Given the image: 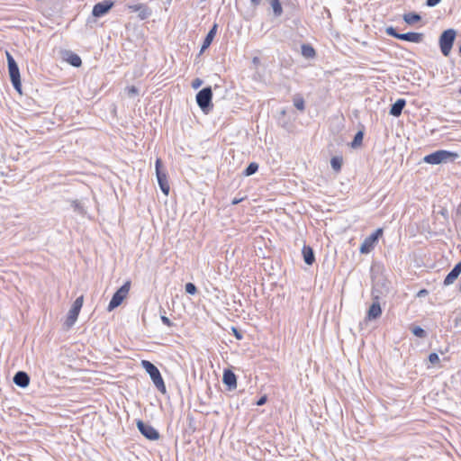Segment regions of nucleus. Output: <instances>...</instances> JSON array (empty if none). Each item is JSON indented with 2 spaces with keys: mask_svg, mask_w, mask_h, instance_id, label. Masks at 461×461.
I'll return each instance as SVG.
<instances>
[{
  "mask_svg": "<svg viewBox=\"0 0 461 461\" xmlns=\"http://www.w3.org/2000/svg\"><path fill=\"white\" fill-rule=\"evenodd\" d=\"M141 366L149 375V377L158 391L162 394H166L167 387L158 368L149 360H142Z\"/></svg>",
  "mask_w": 461,
  "mask_h": 461,
  "instance_id": "f257e3e1",
  "label": "nucleus"
},
{
  "mask_svg": "<svg viewBox=\"0 0 461 461\" xmlns=\"http://www.w3.org/2000/svg\"><path fill=\"white\" fill-rule=\"evenodd\" d=\"M458 158V154L449 150L439 149L426 155L423 158L424 162L431 165H438L441 163L453 162Z\"/></svg>",
  "mask_w": 461,
  "mask_h": 461,
  "instance_id": "f03ea898",
  "label": "nucleus"
},
{
  "mask_svg": "<svg viewBox=\"0 0 461 461\" xmlns=\"http://www.w3.org/2000/svg\"><path fill=\"white\" fill-rule=\"evenodd\" d=\"M6 59L8 66V73L10 77L11 83L14 88L21 95L22 92V82H21V74L17 62L14 59V57L6 51Z\"/></svg>",
  "mask_w": 461,
  "mask_h": 461,
  "instance_id": "7ed1b4c3",
  "label": "nucleus"
},
{
  "mask_svg": "<svg viewBox=\"0 0 461 461\" xmlns=\"http://www.w3.org/2000/svg\"><path fill=\"white\" fill-rule=\"evenodd\" d=\"M196 103L204 114L212 111V86H205L196 94Z\"/></svg>",
  "mask_w": 461,
  "mask_h": 461,
  "instance_id": "20e7f679",
  "label": "nucleus"
},
{
  "mask_svg": "<svg viewBox=\"0 0 461 461\" xmlns=\"http://www.w3.org/2000/svg\"><path fill=\"white\" fill-rule=\"evenodd\" d=\"M456 37V32L454 29L445 30L439 36L438 44L440 51L445 57H448Z\"/></svg>",
  "mask_w": 461,
  "mask_h": 461,
  "instance_id": "39448f33",
  "label": "nucleus"
},
{
  "mask_svg": "<svg viewBox=\"0 0 461 461\" xmlns=\"http://www.w3.org/2000/svg\"><path fill=\"white\" fill-rule=\"evenodd\" d=\"M130 288L131 281H126L118 290H116L108 304V312H112L113 310H114L115 308L122 304V303L129 294Z\"/></svg>",
  "mask_w": 461,
  "mask_h": 461,
  "instance_id": "423d86ee",
  "label": "nucleus"
},
{
  "mask_svg": "<svg viewBox=\"0 0 461 461\" xmlns=\"http://www.w3.org/2000/svg\"><path fill=\"white\" fill-rule=\"evenodd\" d=\"M156 168V176L160 187V190L165 195H168L170 191V186L167 181V174L166 170L163 168V163L160 158H157L155 162Z\"/></svg>",
  "mask_w": 461,
  "mask_h": 461,
  "instance_id": "0eeeda50",
  "label": "nucleus"
},
{
  "mask_svg": "<svg viewBox=\"0 0 461 461\" xmlns=\"http://www.w3.org/2000/svg\"><path fill=\"white\" fill-rule=\"evenodd\" d=\"M83 303H84L83 295H80L74 301V303L68 312V317L65 321V323H64V325L66 326V328L68 330L70 329L76 323V321L78 318L79 312L81 311V308L83 306Z\"/></svg>",
  "mask_w": 461,
  "mask_h": 461,
  "instance_id": "6e6552de",
  "label": "nucleus"
},
{
  "mask_svg": "<svg viewBox=\"0 0 461 461\" xmlns=\"http://www.w3.org/2000/svg\"><path fill=\"white\" fill-rule=\"evenodd\" d=\"M383 235V230L377 229L371 235L366 237L362 242L359 251L361 254H368L370 253L376 244L378 243L379 238Z\"/></svg>",
  "mask_w": 461,
  "mask_h": 461,
  "instance_id": "1a4fd4ad",
  "label": "nucleus"
},
{
  "mask_svg": "<svg viewBox=\"0 0 461 461\" xmlns=\"http://www.w3.org/2000/svg\"><path fill=\"white\" fill-rule=\"evenodd\" d=\"M136 426L141 435L149 440H158L160 437L159 432L154 427L141 420L136 421Z\"/></svg>",
  "mask_w": 461,
  "mask_h": 461,
  "instance_id": "9d476101",
  "label": "nucleus"
},
{
  "mask_svg": "<svg viewBox=\"0 0 461 461\" xmlns=\"http://www.w3.org/2000/svg\"><path fill=\"white\" fill-rule=\"evenodd\" d=\"M114 2L112 0H104L95 4L92 10V15L95 18H100L107 14L113 7Z\"/></svg>",
  "mask_w": 461,
  "mask_h": 461,
  "instance_id": "9b49d317",
  "label": "nucleus"
},
{
  "mask_svg": "<svg viewBox=\"0 0 461 461\" xmlns=\"http://www.w3.org/2000/svg\"><path fill=\"white\" fill-rule=\"evenodd\" d=\"M222 383L226 385L228 391H233L237 388V375L230 369H224Z\"/></svg>",
  "mask_w": 461,
  "mask_h": 461,
  "instance_id": "f8f14e48",
  "label": "nucleus"
},
{
  "mask_svg": "<svg viewBox=\"0 0 461 461\" xmlns=\"http://www.w3.org/2000/svg\"><path fill=\"white\" fill-rule=\"evenodd\" d=\"M382 314V308L380 305V303L378 302V296L374 295V302L370 305L367 313H366V319L371 320H376L378 319Z\"/></svg>",
  "mask_w": 461,
  "mask_h": 461,
  "instance_id": "ddd939ff",
  "label": "nucleus"
},
{
  "mask_svg": "<svg viewBox=\"0 0 461 461\" xmlns=\"http://www.w3.org/2000/svg\"><path fill=\"white\" fill-rule=\"evenodd\" d=\"M128 8L132 12H138L140 20H145L151 15V10L144 4L131 5Z\"/></svg>",
  "mask_w": 461,
  "mask_h": 461,
  "instance_id": "4468645a",
  "label": "nucleus"
},
{
  "mask_svg": "<svg viewBox=\"0 0 461 461\" xmlns=\"http://www.w3.org/2000/svg\"><path fill=\"white\" fill-rule=\"evenodd\" d=\"M217 29H218V24L217 23H213V25L209 30L207 35L205 36V38H204V40L203 41V44H202V47H201V50H200V54L203 53L210 47V45L213 41V39L216 36Z\"/></svg>",
  "mask_w": 461,
  "mask_h": 461,
  "instance_id": "2eb2a0df",
  "label": "nucleus"
},
{
  "mask_svg": "<svg viewBox=\"0 0 461 461\" xmlns=\"http://www.w3.org/2000/svg\"><path fill=\"white\" fill-rule=\"evenodd\" d=\"M461 274V261L455 265L444 279L443 285L445 286L452 285Z\"/></svg>",
  "mask_w": 461,
  "mask_h": 461,
  "instance_id": "dca6fc26",
  "label": "nucleus"
},
{
  "mask_svg": "<svg viewBox=\"0 0 461 461\" xmlns=\"http://www.w3.org/2000/svg\"><path fill=\"white\" fill-rule=\"evenodd\" d=\"M63 59L74 68H79L82 65L81 58L71 50H65Z\"/></svg>",
  "mask_w": 461,
  "mask_h": 461,
  "instance_id": "f3484780",
  "label": "nucleus"
},
{
  "mask_svg": "<svg viewBox=\"0 0 461 461\" xmlns=\"http://www.w3.org/2000/svg\"><path fill=\"white\" fill-rule=\"evenodd\" d=\"M13 381L17 386L26 388L30 384V376L24 371H18L14 375Z\"/></svg>",
  "mask_w": 461,
  "mask_h": 461,
  "instance_id": "a211bd4d",
  "label": "nucleus"
},
{
  "mask_svg": "<svg viewBox=\"0 0 461 461\" xmlns=\"http://www.w3.org/2000/svg\"><path fill=\"white\" fill-rule=\"evenodd\" d=\"M424 39V34L421 32H409L405 33H401L400 39L401 41H410L413 43H420Z\"/></svg>",
  "mask_w": 461,
  "mask_h": 461,
  "instance_id": "6ab92c4d",
  "label": "nucleus"
},
{
  "mask_svg": "<svg viewBox=\"0 0 461 461\" xmlns=\"http://www.w3.org/2000/svg\"><path fill=\"white\" fill-rule=\"evenodd\" d=\"M406 105V100L403 99V98H399L397 99L390 107V111H389V114L394 116V117H399L402 113V110L403 108L405 107Z\"/></svg>",
  "mask_w": 461,
  "mask_h": 461,
  "instance_id": "aec40b11",
  "label": "nucleus"
},
{
  "mask_svg": "<svg viewBox=\"0 0 461 461\" xmlns=\"http://www.w3.org/2000/svg\"><path fill=\"white\" fill-rule=\"evenodd\" d=\"M302 254L306 265L312 266L315 262V254L312 247L304 245L302 249Z\"/></svg>",
  "mask_w": 461,
  "mask_h": 461,
  "instance_id": "412c9836",
  "label": "nucleus"
},
{
  "mask_svg": "<svg viewBox=\"0 0 461 461\" xmlns=\"http://www.w3.org/2000/svg\"><path fill=\"white\" fill-rule=\"evenodd\" d=\"M278 125L281 126L283 129L286 130L287 131H291L293 128V124L286 119V110L282 109L279 113L278 118H277Z\"/></svg>",
  "mask_w": 461,
  "mask_h": 461,
  "instance_id": "4be33fe9",
  "label": "nucleus"
},
{
  "mask_svg": "<svg viewBox=\"0 0 461 461\" xmlns=\"http://www.w3.org/2000/svg\"><path fill=\"white\" fill-rule=\"evenodd\" d=\"M302 55L306 59H313L316 56L314 48L308 43H304L301 46Z\"/></svg>",
  "mask_w": 461,
  "mask_h": 461,
  "instance_id": "5701e85b",
  "label": "nucleus"
},
{
  "mask_svg": "<svg viewBox=\"0 0 461 461\" xmlns=\"http://www.w3.org/2000/svg\"><path fill=\"white\" fill-rule=\"evenodd\" d=\"M270 5L274 17L278 18L283 14V6L280 0H270Z\"/></svg>",
  "mask_w": 461,
  "mask_h": 461,
  "instance_id": "b1692460",
  "label": "nucleus"
},
{
  "mask_svg": "<svg viewBox=\"0 0 461 461\" xmlns=\"http://www.w3.org/2000/svg\"><path fill=\"white\" fill-rule=\"evenodd\" d=\"M420 20L421 16L415 12H411L403 15V21L411 25L419 23Z\"/></svg>",
  "mask_w": 461,
  "mask_h": 461,
  "instance_id": "393cba45",
  "label": "nucleus"
},
{
  "mask_svg": "<svg viewBox=\"0 0 461 461\" xmlns=\"http://www.w3.org/2000/svg\"><path fill=\"white\" fill-rule=\"evenodd\" d=\"M342 163L343 158L342 157L339 156L332 157L330 159V166L332 169L336 172H339L341 170Z\"/></svg>",
  "mask_w": 461,
  "mask_h": 461,
  "instance_id": "a878e982",
  "label": "nucleus"
},
{
  "mask_svg": "<svg viewBox=\"0 0 461 461\" xmlns=\"http://www.w3.org/2000/svg\"><path fill=\"white\" fill-rule=\"evenodd\" d=\"M258 164L257 162H250L248 167L243 171V176H250L258 172Z\"/></svg>",
  "mask_w": 461,
  "mask_h": 461,
  "instance_id": "bb28decb",
  "label": "nucleus"
},
{
  "mask_svg": "<svg viewBox=\"0 0 461 461\" xmlns=\"http://www.w3.org/2000/svg\"><path fill=\"white\" fill-rule=\"evenodd\" d=\"M70 205L73 208L74 212H76L78 214L85 215L86 210L84 205L78 201V200H72L70 201Z\"/></svg>",
  "mask_w": 461,
  "mask_h": 461,
  "instance_id": "cd10ccee",
  "label": "nucleus"
},
{
  "mask_svg": "<svg viewBox=\"0 0 461 461\" xmlns=\"http://www.w3.org/2000/svg\"><path fill=\"white\" fill-rule=\"evenodd\" d=\"M363 138H364V131H358L355 136H354V139L353 140L351 141V147L353 149H356V148H358L361 146L362 144V141H363Z\"/></svg>",
  "mask_w": 461,
  "mask_h": 461,
  "instance_id": "c85d7f7f",
  "label": "nucleus"
},
{
  "mask_svg": "<svg viewBox=\"0 0 461 461\" xmlns=\"http://www.w3.org/2000/svg\"><path fill=\"white\" fill-rule=\"evenodd\" d=\"M410 330L411 333L417 338L425 339L427 337L426 330L420 326H411Z\"/></svg>",
  "mask_w": 461,
  "mask_h": 461,
  "instance_id": "c756f323",
  "label": "nucleus"
},
{
  "mask_svg": "<svg viewBox=\"0 0 461 461\" xmlns=\"http://www.w3.org/2000/svg\"><path fill=\"white\" fill-rule=\"evenodd\" d=\"M294 105L296 107V109L300 111H304L305 109V102L303 96L300 95H297L294 97Z\"/></svg>",
  "mask_w": 461,
  "mask_h": 461,
  "instance_id": "7c9ffc66",
  "label": "nucleus"
},
{
  "mask_svg": "<svg viewBox=\"0 0 461 461\" xmlns=\"http://www.w3.org/2000/svg\"><path fill=\"white\" fill-rule=\"evenodd\" d=\"M159 311H160V312L163 313L160 316V319H161V321L163 322V324H165L167 327H173L175 324L165 315V313H166L165 309L160 307Z\"/></svg>",
  "mask_w": 461,
  "mask_h": 461,
  "instance_id": "2f4dec72",
  "label": "nucleus"
},
{
  "mask_svg": "<svg viewBox=\"0 0 461 461\" xmlns=\"http://www.w3.org/2000/svg\"><path fill=\"white\" fill-rule=\"evenodd\" d=\"M385 33H386L387 35H389V36H391V37H393V38H395V39H398V40L400 39V36H401V33H399V32H397V30H396L394 27H393V26H389V27H387V28L385 29Z\"/></svg>",
  "mask_w": 461,
  "mask_h": 461,
  "instance_id": "473e14b6",
  "label": "nucleus"
},
{
  "mask_svg": "<svg viewBox=\"0 0 461 461\" xmlns=\"http://www.w3.org/2000/svg\"><path fill=\"white\" fill-rule=\"evenodd\" d=\"M185 293L191 295H194L197 293V287L193 283H187L185 286Z\"/></svg>",
  "mask_w": 461,
  "mask_h": 461,
  "instance_id": "72a5a7b5",
  "label": "nucleus"
},
{
  "mask_svg": "<svg viewBox=\"0 0 461 461\" xmlns=\"http://www.w3.org/2000/svg\"><path fill=\"white\" fill-rule=\"evenodd\" d=\"M125 92L129 97H135L139 95V89L135 86H127Z\"/></svg>",
  "mask_w": 461,
  "mask_h": 461,
  "instance_id": "f704fd0d",
  "label": "nucleus"
},
{
  "mask_svg": "<svg viewBox=\"0 0 461 461\" xmlns=\"http://www.w3.org/2000/svg\"><path fill=\"white\" fill-rule=\"evenodd\" d=\"M429 361L432 365H438L439 363L440 359L437 353L432 352L429 355Z\"/></svg>",
  "mask_w": 461,
  "mask_h": 461,
  "instance_id": "c9c22d12",
  "label": "nucleus"
},
{
  "mask_svg": "<svg viewBox=\"0 0 461 461\" xmlns=\"http://www.w3.org/2000/svg\"><path fill=\"white\" fill-rule=\"evenodd\" d=\"M231 331H232V334L233 336L238 339V340H241L243 339V334L242 332L236 327L232 326L231 327Z\"/></svg>",
  "mask_w": 461,
  "mask_h": 461,
  "instance_id": "e433bc0d",
  "label": "nucleus"
},
{
  "mask_svg": "<svg viewBox=\"0 0 461 461\" xmlns=\"http://www.w3.org/2000/svg\"><path fill=\"white\" fill-rule=\"evenodd\" d=\"M203 85V80L199 77H196L192 82V87L194 89L199 88Z\"/></svg>",
  "mask_w": 461,
  "mask_h": 461,
  "instance_id": "4c0bfd02",
  "label": "nucleus"
},
{
  "mask_svg": "<svg viewBox=\"0 0 461 461\" xmlns=\"http://www.w3.org/2000/svg\"><path fill=\"white\" fill-rule=\"evenodd\" d=\"M267 402V396L266 394L262 395L256 402V405L262 406Z\"/></svg>",
  "mask_w": 461,
  "mask_h": 461,
  "instance_id": "58836bf2",
  "label": "nucleus"
},
{
  "mask_svg": "<svg viewBox=\"0 0 461 461\" xmlns=\"http://www.w3.org/2000/svg\"><path fill=\"white\" fill-rule=\"evenodd\" d=\"M441 0H426V5L429 7L436 6Z\"/></svg>",
  "mask_w": 461,
  "mask_h": 461,
  "instance_id": "ea45409f",
  "label": "nucleus"
},
{
  "mask_svg": "<svg viewBox=\"0 0 461 461\" xmlns=\"http://www.w3.org/2000/svg\"><path fill=\"white\" fill-rule=\"evenodd\" d=\"M429 294V291L427 289H421L417 293V297H425Z\"/></svg>",
  "mask_w": 461,
  "mask_h": 461,
  "instance_id": "a19ab883",
  "label": "nucleus"
},
{
  "mask_svg": "<svg viewBox=\"0 0 461 461\" xmlns=\"http://www.w3.org/2000/svg\"><path fill=\"white\" fill-rule=\"evenodd\" d=\"M244 199H245V197H240V198L235 197V198L232 200L231 203H232V204H238V203H240V202H242Z\"/></svg>",
  "mask_w": 461,
  "mask_h": 461,
  "instance_id": "79ce46f5",
  "label": "nucleus"
},
{
  "mask_svg": "<svg viewBox=\"0 0 461 461\" xmlns=\"http://www.w3.org/2000/svg\"><path fill=\"white\" fill-rule=\"evenodd\" d=\"M250 2H251V5H252L254 7H256V6H258V5H260L261 0H250Z\"/></svg>",
  "mask_w": 461,
  "mask_h": 461,
  "instance_id": "37998d69",
  "label": "nucleus"
},
{
  "mask_svg": "<svg viewBox=\"0 0 461 461\" xmlns=\"http://www.w3.org/2000/svg\"><path fill=\"white\" fill-rule=\"evenodd\" d=\"M459 54L461 55V45L459 47Z\"/></svg>",
  "mask_w": 461,
  "mask_h": 461,
  "instance_id": "c03bdc74",
  "label": "nucleus"
},
{
  "mask_svg": "<svg viewBox=\"0 0 461 461\" xmlns=\"http://www.w3.org/2000/svg\"><path fill=\"white\" fill-rule=\"evenodd\" d=\"M458 211H461V204L458 206Z\"/></svg>",
  "mask_w": 461,
  "mask_h": 461,
  "instance_id": "a18cd8bd",
  "label": "nucleus"
},
{
  "mask_svg": "<svg viewBox=\"0 0 461 461\" xmlns=\"http://www.w3.org/2000/svg\"><path fill=\"white\" fill-rule=\"evenodd\" d=\"M459 93L461 94V86H460V89H459Z\"/></svg>",
  "mask_w": 461,
  "mask_h": 461,
  "instance_id": "49530a36",
  "label": "nucleus"
}]
</instances>
